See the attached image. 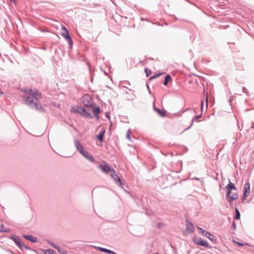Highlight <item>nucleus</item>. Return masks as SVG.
I'll return each instance as SVG.
<instances>
[{
  "label": "nucleus",
  "instance_id": "c9c22d12",
  "mask_svg": "<svg viewBox=\"0 0 254 254\" xmlns=\"http://www.w3.org/2000/svg\"><path fill=\"white\" fill-rule=\"evenodd\" d=\"M10 1H11V2H13L15 4H16V0H10Z\"/></svg>",
  "mask_w": 254,
  "mask_h": 254
},
{
  "label": "nucleus",
  "instance_id": "e433bc0d",
  "mask_svg": "<svg viewBox=\"0 0 254 254\" xmlns=\"http://www.w3.org/2000/svg\"><path fill=\"white\" fill-rule=\"evenodd\" d=\"M208 106V98H206V107H207Z\"/></svg>",
  "mask_w": 254,
  "mask_h": 254
},
{
  "label": "nucleus",
  "instance_id": "20e7f679",
  "mask_svg": "<svg viewBox=\"0 0 254 254\" xmlns=\"http://www.w3.org/2000/svg\"><path fill=\"white\" fill-rule=\"evenodd\" d=\"M9 238L14 242L16 246L18 247L19 248L21 249L23 247L26 250H31V248H28L22 243V240L18 236L13 235H11Z\"/></svg>",
  "mask_w": 254,
  "mask_h": 254
},
{
  "label": "nucleus",
  "instance_id": "ddd939ff",
  "mask_svg": "<svg viewBox=\"0 0 254 254\" xmlns=\"http://www.w3.org/2000/svg\"><path fill=\"white\" fill-rule=\"evenodd\" d=\"M23 237L25 239L30 241L33 243H37L38 242L37 238L34 237L31 235H24Z\"/></svg>",
  "mask_w": 254,
  "mask_h": 254
},
{
  "label": "nucleus",
  "instance_id": "2eb2a0df",
  "mask_svg": "<svg viewBox=\"0 0 254 254\" xmlns=\"http://www.w3.org/2000/svg\"><path fill=\"white\" fill-rule=\"evenodd\" d=\"M105 132V129L103 128L100 130L99 133L96 136L98 141L101 143L103 142V137H104V135Z\"/></svg>",
  "mask_w": 254,
  "mask_h": 254
},
{
  "label": "nucleus",
  "instance_id": "6e6552de",
  "mask_svg": "<svg viewBox=\"0 0 254 254\" xmlns=\"http://www.w3.org/2000/svg\"><path fill=\"white\" fill-rule=\"evenodd\" d=\"M74 143L75 147L81 154H82V153H83L86 151L84 150L82 145L77 139H74Z\"/></svg>",
  "mask_w": 254,
  "mask_h": 254
},
{
  "label": "nucleus",
  "instance_id": "423d86ee",
  "mask_svg": "<svg viewBox=\"0 0 254 254\" xmlns=\"http://www.w3.org/2000/svg\"><path fill=\"white\" fill-rule=\"evenodd\" d=\"M193 242L196 245L203 246L205 248H210L208 243L201 238H196L193 239Z\"/></svg>",
  "mask_w": 254,
  "mask_h": 254
},
{
  "label": "nucleus",
  "instance_id": "a878e982",
  "mask_svg": "<svg viewBox=\"0 0 254 254\" xmlns=\"http://www.w3.org/2000/svg\"><path fill=\"white\" fill-rule=\"evenodd\" d=\"M144 71L146 73V76H148L151 73V70L150 69H148L147 68H145Z\"/></svg>",
  "mask_w": 254,
  "mask_h": 254
},
{
  "label": "nucleus",
  "instance_id": "4be33fe9",
  "mask_svg": "<svg viewBox=\"0 0 254 254\" xmlns=\"http://www.w3.org/2000/svg\"><path fill=\"white\" fill-rule=\"evenodd\" d=\"M235 212H236V214H235L234 218L236 220H239L240 219L241 214L239 212V210H238V209L237 207L235 208Z\"/></svg>",
  "mask_w": 254,
  "mask_h": 254
},
{
  "label": "nucleus",
  "instance_id": "ea45409f",
  "mask_svg": "<svg viewBox=\"0 0 254 254\" xmlns=\"http://www.w3.org/2000/svg\"><path fill=\"white\" fill-rule=\"evenodd\" d=\"M238 244L240 246H243L244 245L242 243H238Z\"/></svg>",
  "mask_w": 254,
  "mask_h": 254
},
{
  "label": "nucleus",
  "instance_id": "58836bf2",
  "mask_svg": "<svg viewBox=\"0 0 254 254\" xmlns=\"http://www.w3.org/2000/svg\"><path fill=\"white\" fill-rule=\"evenodd\" d=\"M187 111H191V109L190 108H188V109H186L184 112H186Z\"/></svg>",
  "mask_w": 254,
  "mask_h": 254
},
{
  "label": "nucleus",
  "instance_id": "1a4fd4ad",
  "mask_svg": "<svg viewBox=\"0 0 254 254\" xmlns=\"http://www.w3.org/2000/svg\"><path fill=\"white\" fill-rule=\"evenodd\" d=\"M244 194L243 200H245L249 195L250 192V183L248 182L245 184L244 188Z\"/></svg>",
  "mask_w": 254,
  "mask_h": 254
},
{
  "label": "nucleus",
  "instance_id": "a211bd4d",
  "mask_svg": "<svg viewBox=\"0 0 254 254\" xmlns=\"http://www.w3.org/2000/svg\"><path fill=\"white\" fill-rule=\"evenodd\" d=\"M172 78L170 75L167 74L165 76L164 81L163 84L164 85H167L168 82L171 81Z\"/></svg>",
  "mask_w": 254,
  "mask_h": 254
},
{
  "label": "nucleus",
  "instance_id": "9b49d317",
  "mask_svg": "<svg viewBox=\"0 0 254 254\" xmlns=\"http://www.w3.org/2000/svg\"><path fill=\"white\" fill-rule=\"evenodd\" d=\"M153 109L156 111L161 117L166 116V111L162 110L160 109L157 108L155 106V102H153Z\"/></svg>",
  "mask_w": 254,
  "mask_h": 254
},
{
  "label": "nucleus",
  "instance_id": "c03bdc74",
  "mask_svg": "<svg viewBox=\"0 0 254 254\" xmlns=\"http://www.w3.org/2000/svg\"><path fill=\"white\" fill-rule=\"evenodd\" d=\"M2 227H3V225H2V226H1V227L0 228V229H3L2 228Z\"/></svg>",
  "mask_w": 254,
  "mask_h": 254
},
{
  "label": "nucleus",
  "instance_id": "412c9836",
  "mask_svg": "<svg viewBox=\"0 0 254 254\" xmlns=\"http://www.w3.org/2000/svg\"><path fill=\"white\" fill-rule=\"evenodd\" d=\"M201 116H202V114H200V115H197V116H194V118H193V119L192 120L191 123L189 127H188L187 128H186L185 129V130H187V129H188L189 128H190V127L192 125L193 122H194V121H196V120H197V119H198L200 118L201 117Z\"/></svg>",
  "mask_w": 254,
  "mask_h": 254
},
{
  "label": "nucleus",
  "instance_id": "393cba45",
  "mask_svg": "<svg viewBox=\"0 0 254 254\" xmlns=\"http://www.w3.org/2000/svg\"><path fill=\"white\" fill-rule=\"evenodd\" d=\"M56 253L52 249H48L46 250L45 254H55Z\"/></svg>",
  "mask_w": 254,
  "mask_h": 254
},
{
  "label": "nucleus",
  "instance_id": "4468645a",
  "mask_svg": "<svg viewBox=\"0 0 254 254\" xmlns=\"http://www.w3.org/2000/svg\"><path fill=\"white\" fill-rule=\"evenodd\" d=\"M95 248L97 250H98V251L106 253H107L109 254H118L114 252V251H112L110 250H109V249H107L106 248L99 247H96Z\"/></svg>",
  "mask_w": 254,
  "mask_h": 254
},
{
  "label": "nucleus",
  "instance_id": "f3484780",
  "mask_svg": "<svg viewBox=\"0 0 254 254\" xmlns=\"http://www.w3.org/2000/svg\"><path fill=\"white\" fill-rule=\"evenodd\" d=\"M206 237L208 239H209L210 241H211L213 243H217V240H216L215 236H214L213 235L211 234V233L208 232V234H207L206 235Z\"/></svg>",
  "mask_w": 254,
  "mask_h": 254
},
{
  "label": "nucleus",
  "instance_id": "7ed1b4c3",
  "mask_svg": "<svg viewBox=\"0 0 254 254\" xmlns=\"http://www.w3.org/2000/svg\"><path fill=\"white\" fill-rule=\"evenodd\" d=\"M74 112L80 114L82 117L89 118L90 119H92L93 118V116L91 114L86 111L84 108L82 107L77 106L76 107V109L74 110Z\"/></svg>",
  "mask_w": 254,
  "mask_h": 254
},
{
  "label": "nucleus",
  "instance_id": "c756f323",
  "mask_svg": "<svg viewBox=\"0 0 254 254\" xmlns=\"http://www.w3.org/2000/svg\"><path fill=\"white\" fill-rule=\"evenodd\" d=\"M126 137H127V138L128 139L130 140V135H129V130H128L127 133Z\"/></svg>",
  "mask_w": 254,
  "mask_h": 254
},
{
  "label": "nucleus",
  "instance_id": "473e14b6",
  "mask_svg": "<svg viewBox=\"0 0 254 254\" xmlns=\"http://www.w3.org/2000/svg\"><path fill=\"white\" fill-rule=\"evenodd\" d=\"M62 29L64 31V32H66V30H67V28L65 26H63L62 27Z\"/></svg>",
  "mask_w": 254,
  "mask_h": 254
},
{
  "label": "nucleus",
  "instance_id": "4c0bfd02",
  "mask_svg": "<svg viewBox=\"0 0 254 254\" xmlns=\"http://www.w3.org/2000/svg\"><path fill=\"white\" fill-rule=\"evenodd\" d=\"M201 111H202V110H203V102H201Z\"/></svg>",
  "mask_w": 254,
  "mask_h": 254
},
{
  "label": "nucleus",
  "instance_id": "aec40b11",
  "mask_svg": "<svg viewBox=\"0 0 254 254\" xmlns=\"http://www.w3.org/2000/svg\"><path fill=\"white\" fill-rule=\"evenodd\" d=\"M62 35L64 37V38L66 39V40H68L70 38H71V36L69 33V32L68 31V30H66V32H63L62 33Z\"/></svg>",
  "mask_w": 254,
  "mask_h": 254
},
{
  "label": "nucleus",
  "instance_id": "f03ea898",
  "mask_svg": "<svg viewBox=\"0 0 254 254\" xmlns=\"http://www.w3.org/2000/svg\"><path fill=\"white\" fill-rule=\"evenodd\" d=\"M103 163V165H99L98 166V168L101 170L102 172L105 174H108L109 172H111V178L114 180V183L120 188H123V186L125 185V182L120 179L118 176V173L108 164L104 161Z\"/></svg>",
  "mask_w": 254,
  "mask_h": 254
},
{
  "label": "nucleus",
  "instance_id": "a18cd8bd",
  "mask_svg": "<svg viewBox=\"0 0 254 254\" xmlns=\"http://www.w3.org/2000/svg\"><path fill=\"white\" fill-rule=\"evenodd\" d=\"M158 254V253H155V254Z\"/></svg>",
  "mask_w": 254,
  "mask_h": 254
},
{
  "label": "nucleus",
  "instance_id": "5701e85b",
  "mask_svg": "<svg viewBox=\"0 0 254 254\" xmlns=\"http://www.w3.org/2000/svg\"><path fill=\"white\" fill-rule=\"evenodd\" d=\"M198 229L199 230L200 233H201V235H205L206 236V235L208 234V232L205 230L204 229L200 227H198Z\"/></svg>",
  "mask_w": 254,
  "mask_h": 254
},
{
  "label": "nucleus",
  "instance_id": "cd10ccee",
  "mask_svg": "<svg viewBox=\"0 0 254 254\" xmlns=\"http://www.w3.org/2000/svg\"><path fill=\"white\" fill-rule=\"evenodd\" d=\"M67 41H68V44H69V48L70 49L72 48V45H73V42H72L71 38H70L68 40H67Z\"/></svg>",
  "mask_w": 254,
  "mask_h": 254
},
{
  "label": "nucleus",
  "instance_id": "39448f33",
  "mask_svg": "<svg viewBox=\"0 0 254 254\" xmlns=\"http://www.w3.org/2000/svg\"><path fill=\"white\" fill-rule=\"evenodd\" d=\"M82 102L85 106L92 107L93 103L91 97L88 95H84L82 97Z\"/></svg>",
  "mask_w": 254,
  "mask_h": 254
},
{
  "label": "nucleus",
  "instance_id": "dca6fc26",
  "mask_svg": "<svg viewBox=\"0 0 254 254\" xmlns=\"http://www.w3.org/2000/svg\"><path fill=\"white\" fill-rule=\"evenodd\" d=\"M92 109L93 110V114L97 118V120H99V114L100 113L101 110L99 106H97L96 107H93L92 106Z\"/></svg>",
  "mask_w": 254,
  "mask_h": 254
},
{
  "label": "nucleus",
  "instance_id": "f257e3e1",
  "mask_svg": "<svg viewBox=\"0 0 254 254\" xmlns=\"http://www.w3.org/2000/svg\"><path fill=\"white\" fill-rule=\"evenodd\" d=\"M38 97H41V94L37 91L33 93L31 89L23 96L25 104L32 109H35L41 112H44L45 109L38 100Z\"/></svg>",
  "mask_w": 254,
  "mask_h": 254
},
{
  "label": "nucleus",
  "instance_id": "bb28decb",
  "mask_svg": "<svg viewBox=\"0 0 254 254\" xmlns=\"http://www.w3.org/2000/svg\"><path fill=\"white\" fill-rule=\"evenodd\" d=\"M51 245L54 248L56 249L59 252H61V247L58 246L57 245H55L54 244L50 243Z\"/></svg>",
  "mask_w": 254,
  "mask_h": 254
},
{
  "label": "nucleus",
  "instance_id": "9d476101",
  "mask_svg": "<svg viewBox=\"0 0 254 254\" xmlns=\"http://www.w3.org/2000/svg\"><path fill=\"white\" fill-rule=\"evenodd\" d=\"M187 224H186V231L188 232V234H191L194 232V226L191 222H190L189 220H186Z\"/></svg>",
  "mask_w": 254,
  "mask_h": 254
},
{
  "label": "nucleus",
  "instance_id": "79ce46f5",
  "mask_svg": "<svg viewBox=\"0 0 254 254\" xmlns=\"http://www.w3.org/2000/svg\"><path fill=\"white\" fill-rule=\"evenodd\" d=\"M141 62L142 64H144V63H146V62H145V61H141V62Z\"/></svg>",
  "mask_w": 254,
  "mask_h": 254
},
{
  "label": "nucleus",
  "instance_id": "a19ab883",
  "mask_svg": "<svg viewBox=\"0 0 254 254\" xmlns=\"http://www.w3.org/2000/svg\"><path fill=\"white\" fill-rule=\"evenodd\" d=\"M3 94V92L0 89V94Z\"/></svg>",
  "mask_w": 254,
  "mask_h": 254
},
{
  "label": "nucleus",
  "instance_id": "f704fd0d",
  "mask_svg": "<svg viewBox=\"0 0 254 254\" xmlns=\"http://www.w3.org/2000/svg\"><path fill=\"white\" fill-rule=\"evenodd\" d=\"M243 92H244V93H246V91H247V89H246V87H244L243 88Z\"/></svg>",
  "mask_w": 254,
  "mask_h": 254
},
{
  "label": "nucleus",
  "instance_id": "f8f14e48",
  "mask_svg": "<svg viewBox=\"0 0 254 254\" xmlns=\"http://www.w3.org/2000/svg\"><path fill=\"white\" fill-rule=\"evenodd\" d=\"M82 155L88 159L90 162L92 163L95 162L94 157L86 150L82 153Z\"/></svg>",
  "mask_w": 254,
  "mask_h": 254
},
{
  "label": "nucleus",
  "instance_id": "7c9ffc66",
  "mask_svg": "<svg viewBox=\"0 0 254 254\" xmlns=\"http://www.w3.org/2000/svg\"><path fill=\"white\" fill-rule=\"evenodd\" d=\"M9 232V230L8 229H7V230L0 229V232Z\"/></svg>",
  "mask_w": 254,
  "mask_h": 254
},
{
  "label": "nucleus",
  "instance_id": "72a5a7b5",
  "mask_svg": "<svg viewBox=\"0 0 254 254\" xmlns=\"http://www.w3.org/2000/svg\"><path fill=\"white\" fill-rule=\"evenodd\" d=\"M106 117L110 119V114L109 113H106Z\"/></svg>",
  "mask_w": 254,
  "mask_h": 254
},
{
  "label": "nucleus",
  "instance_id": "b1692460",
  "mask_svg": "<svg viewBox=\"0 0 254 254\" xmlns=\"http://www.w3.org/2000/svg\"><path fill=\"white\" fill-rule=\"evenodd\" d=\"M163 73H157V74H155V75H154L153 76L150 77L149 79V80H151L153 79H155L158 77H159V76H160L161 74H162Z\"/></svg>",
  "mask_w": 254,
  "mask_h": 254
},
{
  "label": "nucleus",
  "instance_id": "37998d69",
  "mask_svg": "<svg viewBox=\"0 0 254 254\" xmlns=\"http://www.w3.org/2000/svg\"><path fill=\"white\" fill-rule=\"evenodd\" d=\"M149 59H150V60H154V59H153V58H150Z\"/></svg>",
  "mask_w": 254,
  "mask_h": 254
},
{
  "label": "nucleus",
  "instance_id": "6ab92c4d",
  "mask_svg": "<svg viewBox=\"0 0 254 254\" xmlns=\"http://www.w3.org/2000/svg\"><path fill=\"white\" fill-rule=\"evenodd\" d=\"M228 197H229V199L228 200L229 201H233V200L238 199V194L237 193H235L232 194L231 195L230 194Z\"/></svg>",
  "mask_w": 254,
  "mask_h": 254
},
{
  "label": "nucleus",
  "instance_id": "c85d7f7f",
  "mask_svg": "<svg viewBox=\"0 0 254 254\" xmlns=\"http://www.w3.org/2000/svg\"><path fill=\"white\" fill-rule=\"evenodd\" d=\"M61 252H59V253L61 254H66V252L62 248H61Z\"/></svg>",
  "mask_w": 254,
  "mask_h": 254
},
{
  "label": "nucleus",
  "instance_id": "0eeeda50",
  "mask_svg": "<svg viewBox=\"0 0 254 254\" xmlns=\"http://www.w3.org/2000/svg\"><path fill=\"white\" fill-rule=\"evenodd\" d=\"M225 188L227 189L226 190V197L228 198V197L231 193L232 190H236V187L235 185L232 183L230 180L228 184L226 186Z\"/></svg>",
  "mask_w": 254,
  "mask_h": 254
},
{
  "label": "nucleus",
  "instance_id": "2f4dec72",
  "mask_svg": "<svg viewBox=\"0 0 254 254\" xmlns=\"http://www.w3.org/2000/svg\"><path fill=\"white\" fill-rule=\"evenodd\" d=\"M232 227H233V228L234 230H236V224L235 222H233V223H232Z\"/></svg>",
  "mask_w": 254,
  "mask_h": 254
}]
</instances>
